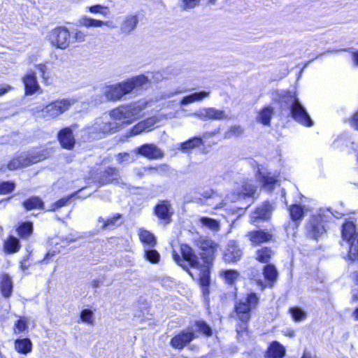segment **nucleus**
Instances as JSON below:
<instances>
[{
	"mask_svg": "<svg viewBox=\"0 0 358 358\" xmlns=\"http://www.w3.org/2000/svg\"><path fill=\"white\" fill-rule=\"evenodd\" d=\"M18 235L22 238H25L29 236L32 234L33 231V225L31 222H24L21 225L18 227L17 229Z\"/></svg>",
	"mask_w": 358,
	"mask_h": 358,
	"instance_id": "c03bdc74",
	"label": "nucleus"
},
{
	"mask_svg": "<svg viewBox=\"0 0 358 358\" xmlns=\"http://www.w3.org/2000/svg\"><path fill=\"white\" fill-rule=\"evenodd\" d=\"M242 250L236 241H229L224 254V259L227 262H236L242 257Z\"/></svg>",
	"mask_w": 358,
	"mask_h": 358,
	"instance_id": "6ab92c4d",
	"label": "nucleus"
},
{
	"mask_svg": "<svg viewBox=\"0 0 358 358\" xmlns=\"http://www.w3.org/2000/svg\"><path fill=\"white\" fill-rule=\"evenodd\" d=\"M15 333H21L27 330L28 328L27 326V321L24 318H20L17 321V322L15 324Z\"/></svg>",
	"mask_w": 358,
	"mask_h": 358,
	"instance_id": "052dcab7",
	"label": "nucleus"
},
{
	"mask_svg": "<svg viewBox=\"0 0 358 358\" xmlns=\"http://www.w3.org/2000/svg\"><path fill=\"white\" fill-rule=\"evenodd\" d=\"M340 51L350 52L353 66L355 67H358V50H355L353 48H347V49L340 50ZM338 52H339V50H328L327 51V52H331V53Z\"/></svg>",
	"mask_w": 358,
	"mask_h": 358,
	"instance_id": "09e8293b",
	"label": "nucleus"
},
{
	"mask_svg": "<svg viewBox=\"0 0 358 358\" xmlns=\"http://www.w3.org/2000/svg\"><path fill=\"white\" fill-rule=\"evenodd\" d=\"M244 132L243 128L240 125H233L225 133L224 137L226 138H231L232 137H239Z\"/></svg>",
	"mask_w": 358,
	"mask_h": 358,
	"instance_id": "49530a36",
	"label": "nucleus"
},
{
	"mask_svg": "<svg viewBox=\"0 0 358 358\" xmlns=\"http://www.w3.org/2000/svg\"><path fill=\"white\" fill-rule=\"evenodd\" d=\"M126 83L130 85L131 92H132L135 88L147 86L149 83V79L144 75H140L127 80Z\"/></svg>",
	"mask_w": 358,
	"mask_h": 358,
	"instance_id": "72a5a7b5",
	"label": "nucleus"
},
{
	"mask_svg": "<svg viewBox=\"0 0 358 358\" xmlns=\"http://www.w3.org/2000/svg\"><path fill=\"white\" fill-rule=\"evenodd\" d=\"M144 257L148 261L155 264L159 262L160 255L155 250H145Z\"/></svg>",
	"mask_w": 358,
	"mask_h": 358,
	"instance_id": "3c124183",
	"label": "nucleus"
},
{
	"mask_svg": "<svg viewBox=\"0 0 358 358\" xmlns=\"http://www.w3.org/2000/svg\"><path fill=\"white\" fill-rule=\"evenodd\" d=\"M145 108L146 103L145 101H138L112 110L110 116L113 120L129 124L142 116L141 113Z\"/></svg>",
	"mask_w": 358,
	"mask_h": 358,
	"instance_id": "7ed1b4c3",
	"label": "nucleus"
},
{
	"mask_svg": "<svg viewBox=\"0 0 358 358\" xmlns=\"http://www.w3.org/2000/svg\"><path fill=\"white\" fill-rule=\"evenodd\" d=\"M45 157L40 152L23 153L16 158H13L7 165L9 170H15L19 168L29 166L44 159Z\"/></svg>",
	"mask_w": 358,
	"mask_h": 358,
	"instance_id": "1a4fd4ad",
	"label": "nucleus"
},
{
	"mask_svg": "<svg viewBox=\"0 0 358 358\" xmlns=\"http://www.w3.org/2000/svg\"><path fill=\"white\" fill-rule=\"evenodd\" d=\"M200 0H183L182 6L183 9H191L199 6Z\"/></svg>",
	"mask_w": 358,
	"mask_h": 358,
	"instance_id": "680f3d73",
	"label": "nucleus"
},
{
	"mask_svg": "<svg viewBox=\"0 0 358 358\" xmlns=\"http://www.w3.org/2000/svg\"><path fill=\"white\" fill-rule=\"evenodd\" d=\"M273 101L281 105V107H287L291 109L294 105L299 101L295 92L284 90H274L271 92Z\"/></svg>",
	"mask_w": 358,
	"mask_h": 358,
	"instance_id": "9b49d317",
	"label": "nucleus"
},
{
	"mask_svg": "<svg viewBox=\"0 0 358 358\" xmlns=\"http://www.w3.org/2000/svg\"><path fill=\"white\" fill-rule=\"evenodd\" d=\"M199 222L202 227L206 228L213 232L220 230V221L208 217H201Z\"/></svg>",
	"mask_w": 358,
	"mask_h": 358,
	"instance_id": "2f4dec72",
	"label": "nucleus"
},
{
	"mask_svg": "<svg viewBox=\"0 0 358 358\" xmlns=\"http://www.w3.org/2000/svg\"><path fill=\"white\" fill-rule=\"evenodd\" d=\"M256 190V187L248 180H244L241 185H237L234 187V192L232 194L230 200L233 202L236 200L244 198L245 196H252Z\"/></svg>",
	"mask_w": 358,
	"mask_h": 358,
	"instance_id": "4468645a",
	"label": "nucleus"
},
{
	"mask_svg": "<svg viewBox=\"0 0 358 358\" xmlns=\"http://www.w3.org/2000/svg\"><path fill=\"white\" fill-rule=\"evenodd\" d=\"M290 110L292 117L296 122L306 127H311L313 125V121L300 101L294 105Z\"/></svg>",
	"mask_w": 358,
	"mask_h": 358,
	"instance_id": "f8f14e48",
	"label": "nucleus"
},
{
	"mask_svg": "<svg viewBox=\"0 0 358 358\" xmlns=\"http://www.w3.org/2000/svg\"><path fill=\"white\" fill-rule=\"evenodd\" d=\"M1 290L4 297H9L13 291V282L10 277L5 274L2 277L1 282Z\"/></svg>",
	"mask_w": 358,
	"mask_h": 358,
	"instance_id": "e433bc0d",
	"label": "nucleus"
},
{
	"mask_svg": "<svg viewBox=\"0 0 358 358\" xmlns=\"http://www.w3.org/2000/svg\"><path fill=\"white\" fill-rule=\"evenodd\" d=\"M14 347L17 352L27 355L32 350V343L29 338L17 339Z\"/></svg>",
	"mask_w": 358,
	"mask_h": 358,
	"instance_id": "7c9ffc66",
	"label": "nucleus"
},
{
	"mask_svg": "<svg viewBox=\"0 0 358 358\" xmlns=\"http://www.w3.org/2000/svg\"><path fill=\"white\" fill-rule=\"evenodd\" d=\"M76 103L75 99H63L57 100L50 104L44 106H38L32 108L35 115L43 117L46 120L54 119L68 110L70 107Z\"/></svg>",
	"mask_w": 358,
	"mask_h": 358,
	"instance_id": "20e7f679",
	"label": "nucleus"
},
{
	"mask_svg": "<svg viewBox=\"0 0 358 358\" xmlns=\"http://www.w3.org/2000/svg\"><path fill=\"white\" fill-rule=\"evenodd\" d=\"M341 245L348 251L346 259L358 260V227L352 220H345L341 227Z\"/></svg>",
	"mask_w": 358,
	"mask_h": 358,
	"instance_id": "f03ea898",
	"label": "nucleus"
},
{
	"mask_svg": "<svg viewBox=\"0 0 358 358\" xmlns=\"http://www.w3.org/2000/svg\"><path fill=\"white\" fill-rule=\"evenodd\" d=\"M273 255L274 252L270 248H262L256 252V259L262 263H268Z\"/></svg>",
	"mask_w": 358,
	"mask_h": 358,
	"instance_id": "58836bf2",
	"label": "nucleus"
},
{
	"mask_svg": "<svg viewBox=\"0 0 358 358\" xmlns=\"http://www.w3.org/2000/svg\"><path fill=\"white\" fill-rule=\"evenodd\" d=\"M247 236L254 245L270 242L273 238L271 232L262 229L251 231Z\"/></svg>",
	"mask_w": 358,
	"mask_h": 358,
	"instance_id": "aec40b11",
	"label": "nucleus"
},
{
	"mask_svg": "<svg viewBox=\"0 0 358 358\" xmlns=\"http://www.w3.org/2000/svg\"><path fill=\"white\" fill-rule=\"evenodd\" d=\"M117 161L120 164H127L134 161L133 157L127 152H120L117 155Z\"/></svg>",
	"mask_w": 358,
	"mask_h": 358,
	"instance_id": "5fc2aeb1",
	"label": "nucleus"
},
{
	"mask_svg": "<svg viewBox=\"0 0 358 358\" xmlns=\"http://www.w3.org/2000/svg\"><path fill=\"white\" fill-rule=\"evenodd\" d=\"M36 69L40 71L41 73V76L44 80H46L47 78L45 77V73L47 72L48 67L46 65L43 64H40L36 66Z\"/></svg>",
	"mask_w": 358,
	"mask_h": 358,
	"instance_id": "e2e57ef3",
	"label": "nucleus"
},
{
	"mask_svg": "<svg viewBox=\"0 0 358 358\" xmlns=\"http://www.w3.org/2000/svg\"><path fill=\"white\" fill-rule=\"evenodd\" d=\"M15 184L13 182H3L0 183V194H6L13 192Z\"/></svg>",
	"mask_w": 358,
	"mask_h": 358,
	"instance_id": "6e6d98bb",
	"label": "nucleus"
},
{
	"mask_svg": "<svg viewBox=\"0 0 358 358\" xmlns=\"http://www.w3.org/2000/svg\"><path fill=\"white\" fill-rule=\"evenodd\" d=\"M289 214L293 221L292 224L296 228L299 224L297 222L302 220L304 215L303 207L298 204L292 206L289 208Z\"/></svg>",
	"mask_w": 358,
	"mask_h": 358,
	"instance_id": "f704fd0d",
	"label": "nucleus"
},
{
	"mask_svg": "<svg viewBox=\"0 0 358 358\" xmlns=\"http://www.w3.org/2000/svg\"><path fill=\"white\" fill-rule=\"evenodd\" d=\"M138 19L136 15H128L123 17L120 29L122 34H129L137 27Z\"/></svg>",
	"mask_w": 358,
	"mask_h": 358,
	"instance_id": "412c9836",
	"label": "nucleus"
},
{
	"mask_svg": "<svg viewBox=\"0 0 358 358\" xmlns=\"http://www.w3.org/2000/svg\"><path fill=\"white\" fill-rule=\"evenodd\" d=\"M259 303V297L255 293H250L246 297L242 298L236 301L235 304V312L238 319L245 326L251 317V311L256 308ZM245 329V327H241V331ZM237 332L240 329L237 328Z\"/></svg>",
	"mask_w": 358,
	"mask_h": 358,
	"instance_id": "39448f33",
	"label": "nucleus"
},
{
	"mask_svg": "<svg viewBox=\"0 0 358 358\" xmlns=\"http://www.w3.org/2000/svg\"><path fill=\"white\" fill-rule=\"evenodd\" d=\"M135 152L150 159H161L163 152L154 144H144L135 150Z\"/></svg>",
	"mask_w": 358,
	"mask_h": 358,
	"instance_id": "dca6fc26",
	"label": "nucleus"
},
{
	"mask_svg": "<svg viewBox=\"0 0 358 358\" xmlns=\"http://www.w3.org/2000/svg\"><path fill=\"white\" fill-rule=\"evenodd\" d=\"M79 23L80 25H82L86 28H91V27H101L103 25L108 26L110 22L108 21H102V20H99L90 18V17H88L84 15L80 18Z\"/></svg>",
	"mask_w": 358,
	"mask_h": 358,
	"instance_id": "473e14b6",
	"label": "nucleus"
},
{
	"mask_svg": "<svg viewBox=\"0 0 358 358\" xmlns=\"http://www.w3.org/2000/svg\"><path fill=\"white\" fill-rule=\"evenodd\" d=\"M203 145V140L199 137H194L184 143L180 144V148L183 152H186L189 149L198 148Z\"/></svg>",
	"mask_w": 358,
	"mask_h": 358,
	"instance_id": "ea45409f",
	"label": "nucleus"
},
{
	"mask_svg": "<svg viewBox=\"0 0 358 358\" xmlns=\"http://www.w3.org/2000/svg\"><path fill=\"white\" fill-rule=\"evenodd\" d=\"M350 125L358 131V112L356 113L350 121Z\"/></svg>",
	"mask_w": 358,
	"mask_h": 358,
	"instance_id": "0e129e2a",
	"label": "nucleus"
},
{
	"mask_svg": "<svg viewBox=\"0 0 358 358\" xmlns=\"http://www.w3.org/2000/svg\"><path fill=\"white\" fill-rule=\"evenodd\" d=\"M138 236L141 241L150 247H153L156 244V238L153 234L145 229H140Z\"/></svg>",
	"mask_w": 358,
	"mask_h": 358,
	"instance_id": "4c0bfd02",
	"label": "nucleus"
},
{
	"mask_svg": "<svg viewBox=\"0 0 358 358\" xmlns=\"http://www.w3.org/2000/svg\"><path fill=\"white\" fill-rule=\"evenodd\" d=\"M194 242L195 245L203 251L201 253V258L203 262L206 264H213L215 253L217 250L218 245L213 240L203 237H199L198 239H196Z\"/></svg>",
	"mask_w": 358,
	"mask_h": 358,
	"instance_id": "6e6552de",
	"label": "nucleus"
},
{
	"mask_svg": "<svg viewBox=\"0 0 358 358\" xmlns=\"http://www.w3.org/2000/svg\"><path fill=\"white\" fill-rule=\"evenodd\" d=\"M208 198H209V200L207 202H203V201L201 199V203L211 206L215 209L224 207L223 201L217 194H210Z\"/></svg>",
	"mask_w": 358,
	"mask_h": 358,
	"instance_id": "79ce46f5",
	"label": "nucleus"
},
{
	"mask_svg": "<svg viewBox=\"0 0 358 358\" xmlns=\"http://www.w3.org/2000/svg\"><path fill=\"white\" fill-rule=\"evenodd\" d=\"M23 83L25 87V93L27 95L33 94L39 88V85L37 82L35 73L34 72L27 74L23 78Z\"/></svg>",
	"mask_w": 358,
	"mask_h": 358,
	"instance_id": "b1692460",
	"label": "nucleus"
},
{
	"mask_svg": "<svg viewBox=\"0 0 358 358\" xmlns=\"http://www.w3.org/2000/svg\"><path fill=\"white\" fill-rule=\"evenodd\" d=\"M93 317V312L90 309H84L80 313V319L85 323L92 324L94 322Z\"/></svg>",
	"mask_w": 358,
	"mask_h": 358,
	"instance_id": "603ef678",
	"label": "nucleus"
},
{
	"mask_svg": "<svg viewBox=\"0 0 358 358\" xmlns=\"http://www.w3.org/2000/svg\"><path fill=\"white\" fill-rule=\"evenodd\" d=\"M263 274L265 280L258 279L256 280L257 284L262 287V289H264L267 286L266 281H267L269 285L272 287L273 283L276 281L278 275L275 266L273 264L266 265L263 269Z\"/></svg>",
	"mask_w": 358,
	"mask_h": 358,
	"instance_id": "f3484780",
	"label": "nucleus"
},
{
	"mask_svg": "<svg viewBox=\"0 0 358 358\" xmlns=\"http://www.w3.org/2000/svg\"><path fill=\"white\" fill-rule=\"evenodd\" d=\"M74 37L76 39V41L82 42L85 40L86 34L82 31H77L75 33Z\"/></svg>",
	"mask_w": 358,
	"mask_h": 358,
	"instance_id": "69168bd1",
	"label": "nucleus"
},
{
	"mask_svg": "<svg viewBox=\"0 0 358 358\" xmlns=\"http://www.w3.org/2000/svg\"><path fill=\"white\" fill-rule=\"evenodd\" d=\"M155 123L156 119L155 117H150L144 121L140 122L131 130V135L136 136L143 131H151Z\"/></svg>",
	"mask_w": 358,
	"mask_h": 358,
	"instance_id": "393cba45",
	"label": "nucleus"
},
{
	"mask_svg": "<svg viewBox=\"0 0 358 358\" xmlns=\"http://www.w3.org/2000/svg\"><path fill=\"white\" fill-rule=\"evenodd\" d=\"M238 275V273L234 270H228L224 272V277L229 284H232Z\"/></svg>",
	"mask_w": 358,
	"mask_h": 358,
	"instance_id": "4d7b16f0",
	"label": "nucleus"
},
{
	"mask_svg": "<svg viewBox=\"0 0 358 358\" xmlns=\"http://www.w3.org/2000/svg\"><path fill=\"white\" fill-rule=\"evenodd\" d=\"M10 89H11V87L9 85L0 86V96L6 93L9 90H10Z\"/></svg>",
	"mask_w": 358,
	"mask_h": 358,
	"instance_id": "774afa93",
	"label": "nucleus"
},
{
	"mask_svg": "<svg viewBox=\"0 0 358 358\" xmlns=\"http://www.w3.org/2000/svg\"><path fill=\"white\" fill-rule=\"evenodd\" d=\"M69 197L62 198V199H59L55 203V208H61V207L65 206L66 204V203L69 201Z\"/></svg>",
	"mask_w": 358,
	"mask_h": 358,
	"instance_id": "338daca9",
	"label": "nucleus"
},
{
	"mask_svg": "<svg viewBox=\"0 0 358 358\" xmlns=\"http://www.w3.org/2000/svg\"><path fill=\"white\" fill-rule=\"evenodd\" d=\"M285 355V349L282 345L277 341L272 342L267 350L269 358H282Z\"/></svg>",
	"mask_w": 358,
	"mask_h": 358,
	"instance_id": "c85d7f7f",
	"label": "nucleus"
},
{
	"mask_svg": "<svg viewBox=\"0 0 358 358\" xmlns=\"http://www.w3.org/2000/svg\"><path fill=\"white\" fill-rule=\"evenodd\" d=\"M189 115L196 117L202 121H208V108H204L200 109L199 111H196L195 113L190 114Z\"/></svg>",
	"mask_w": 358,
	"mask_h": 358,
	"instance_id": "bf43d9fd",
	"label": "nucleus"
},
{
	"mask_svg": "<svg viewBox=\"0 0 358 358\" xmlns=\"http://www.w3.org/2000/svg\"><path fill=\"white\" fill-rule=\"evenodd\" d=\"M120 178L119 171L117 169L108 167L101 173L99 178V182L104 185L118 180Z\"/></svg>",
	"mask_w": 358,
	"mask_h": 358,
	"instance_id": "cd10ccee",
	"label": "nucleus"
},
{
	"mask_svg": "<svg viewBox=\"0 0 358 358\" xmlns=\"http://www.w3.org/2000/svg\"><path fill=\"white\" fill-rule=\"evenodd\" d=\"M195 338L196 334L193 329L188 328L187 330L175 336L171 341V345L174 348L182 349Z\"/></svg>",
	"mask_w": 358,
	"mask_h": 358,
	"instance_id": "2eb2a0df",
	"label": "nucleus"
},
{
	"mask_svg": "<svg viewBox=\"0 0 358 358\" xmlns=\"http://www.w3.org/2000/svg\"><path fill=\"white\" fill-rule=\"evenodd\" d=\"M289 313H291L293 319L296 322L302 321L306 318V313L305 311L298 307L290 308Z\"/></svg>",
	"mask_w": 358,
	"mask_h": 358,
	"instance_id": "de8ad7c7",
	"label": "nucleus"
},
{
	"mask_svg": "<svg viewBox=\"0 0 358 358\" xmlns=\"http://www.w3.org/2000/svg\"><path fill=\"white\" fill-rule=\"evenodd\" d=\"M210 91H201L199 92H194L186 96H184L180 102V106H185L194 102L201 101L204 99L209 97Z\"/></svg>",
	"mask_w": 358,
	"mask_h": 358,
	"instance_id": "a878e982",
	"label": "nucleus"
},
{
	"mask_svg": "<svg viewBox=\"0 0 358 358\" xmlns=\"http://www.w3.org/2000/svg\"><path fill=\"white\" fill-rule=\"evenodd\" d=\"M87 9L92 13H99L103 16H107L110 13L109 9L107 6H104L100 4H96L94 6L87 7Z\"/></svg>",
	"mask_w": 358,
	"mask_h": 358,
	"instance_id": "8fccbe9b",
	"label": "nucleus"
},
{
	"mask_svg": "<svg viewBox=\"0 0 358 358\" xmlns=\"http://www.w3.org/2000/svg\"><path fill=\"white\" fill-rule=\"evenodd\" d=\"M199 330L205 335L210 336L212 334L211 328L203 321H198L196 323Z\"/></svg>",
	"mask_w": 358,
	"mask_h": 358,
	"instance_id": "13d9d810",
	"label": "nucleus"
},
{
	"mask_svg": "<svg viewBox=\"0 0 358 358\" xmlns=\"http://www.w3.org/2000/svg\"><path fill=\"white\" fill-rule=\"evenodd\" d=\"M58 138L62 146L66 149L71 150L75 144V139L71 129L64 128L58 134Z\"/></svg>",
	"mask_w": 358,
	"mask_h": 358,
	"instance_id": "5701e85b",
	"label": "nucleus"
},
{
	"mask_svg": "<svg viewBox=\"0 0 358 358\" xmlns=\"http://www.w3.org/2000/svg\"><path fill=\"white\" fill-rule=\"evenodd\" d=\"M208 120H225L229 119V114L224 110L217 109L214 107H209Z\"/></svg>",
	"mask_w": 358,
	"mask_h": 358,
	"instance_id": "c9c22d12",
	"label": "nucleus"
},
{
	"mask_svg": "<svg viewBox=\"0 0 358 358\" xmlns=\"http://www.w3.org/2000/svg\"><path fill=\"white\" fill-rule=\"evenodd\" d=\"M272 211L271 206L268 203H265L258 207L250 216L251 222L255 223L257 220H266L270 218Z\"/></svg>",
	"mask_w": 358,
	"mask_h": 358,
	"instance_id": "4be33fe9",
	"label": "nucleus"
},
{
	"mask_svg": "<svg viewBox=\"0 0 358 358\" xmlns=\"http://www.w3.org/2000/svg\"><path fill=\"white\" fill-rule=\"evenodd\" d=\"M274 115V109L271 106H266L263 108L259 112L257 117L258 122H260L266 126L270 125V122L272 116Z\"/></svg>",
	"mask_w": 358,
	"mask_h": 358,
	"instance_id": "c756f323",
	"label": "nucleus"
},
{
	"mask_svg": "<svg viewBox=\"0 0 358 358\" xmlns=\"http://www.w3.org/2000/svg\"><path fill=\"white\" fill-rule=\"evenodd\" d=\"M20 247L19 241L13 236H10L4 244L6 251L10 253L17 252L20 249Z\"/></svg>",
	"mask_w": 358,
	"mask_h": 358,
	"instance_id": "37998d69",
	"label": "nucleus"
},
{
	"mask_svg": "<svg viewBox=\"0 0 358 358\" xmlns=\"http://www.w3.org/2000/svg\"><path fill=\"white\" fill-rule=\"evenodd\" d=\"M117 128V123L110 122L107 118L99 117L91 125L87 126L86 129L90 138L99 139L109 134L116 132Z\"/></svg>",
	"mask_w": 358,
	"mask_h": 358,
	"instance_id": "423d86ee",
	"label": "nucleus"
},
{
	"mask_svg": "<svg viewBox=\"0 0 358 358\" xmlns=\"http://www.w3.org/2000/svg\"><path fill=\"white\" fill-rule=\"evenodd\" d=\"M23 206L30 210L36 208H43V202L37 196L31 197L23 202Z\"/></svg>",
	"mask_w": 358,
	"mask_h": 358,
	"instance_id": "a19ab883",
	"label": "nucleus"
},
{
	"mask_svg": "<svg viewBox=\"0 0 358 358\" xmlns=\"http://www.w3.org/2000/svg\"><path fill=\"white\" fill-rule=\"evenodd\" d=\"M155 214L166 224L171 221L173 209L169 201H161L155 208Z\"/></svg>",
	"mask_w": 358,
	"mask_h": 358,
	"instance_id": "ddd939ff",
	"label": "nucleus"
},
{
	"mask_svg": "<svg viewBox=\"0 0 358 358\" xmlns=\"http://www.w3.org/2000/svg\"><path fill=\"white\" fill-rule=\"evenodd\" d=\"M47 38L53 47L65 50L70 45L71 35L66 28L60 27L49 31Z\"/></svg>",
	"mask_w": 358,
	"mask_h": 358,
	"instance_id": "0eeeda50",
	"label": "nucleus"
},
{
	"mask_svg": "<svg viewBox=\"0 0 358 358\" xmlns=\"http://www.w3.org/2000/svg\"><path fill=\"white\" fill-rule=\"evenodd\" d=\"M169 169V167L166 164L160 165L157 167H142L141 169H135L134 171L136 175L139 176H143V174L146 172H151L152 171H166Z\"/></svg>",
	"mask_w": 358,
	"mask_h": 358,
	"instance_id": "a18cd8bd",
	"label": "nucleus"
},
{
	"mask_svg": "<svg viewBox=\"0 0 358 358\" xmlns=\"http://www.w3.org/2000/svg\"><path fill=\"white\" fill-rule=\"evenodd\" d=\"M120 217V215L117 214V215H114L113 217L107 219L106 221H104L103 219L100 217L99 221L103 222V229H107L110 227L118 224L117 222L119 221Z\"/></svg>",
	"mask_w": 358,
	"mask_h": 358,
	"instance_id": "864d4df0",
	"label": "nucleus"
},
{
	"mask_svg": "<svg viewBox=\"0 0 358 358\" xmlns=\"http://www.w3.org/2000/svg\"><path fill=\"white\" fill-rule=\"evenodd\" d=\"M180 252L182 258H181L179 255L173 252V259L184 269H187L189 266L192 268L199 269V283L201 287L202 292L204 295L208 294V287L210 282V269L213 264H206L203 262V264H201L197 255L194 253L192 248L187 245H181Z\"/></svg>",
	"mask_w": 358,
	"mask_h": 358,
	"instance_id": "f257e3e1",
	"label": "nucleus"
},
{
	"mask_svg": "<svg viewBox=\"0 0 358 358\" xmlns=\"http://www.w3.org/2000/svg\"><path fill=\"white\" fill-rule=\"evenodd\" d=\"M257 177L261 180L264 189L271 191L278 184V180L275 176L271 173L264 174L259 169H258Z\"/></svg>",
	"mask_w": 358,
	"mask_h": 358,
	"instance_id": "bb28decb",
	"label": "nucleus"
},
{
	"mask_svg": "<svg viewBox=\"0 0 358 358\" xmlns=\"http://www.w3.org/2000/svg\"><path fill=\"white\" fill-rule=\"evenodd\" d=\"M102 92L107 100L117 101L120 100L124 95L129 94L131 88L130 85H127L126 82H122L104 87Z\"/></svg>",
	"mask_w": 358,
	"mask_h": 358,
	"instance_id": "9d476101",
	"label": "nucleus"
},
{
	"mask_svg": "<svg viewBox=\"0 0 358 358\" xmlns=\"http://www.w3.org/2000/svg\"><path fill=\"white\" fill-rule=\"evenodd\" d=\"M306 230L308 235L310 238L316 240L324 232V228L322 223V218L318 216L312 217L307 224Z\"/></svg>",
	"mask_w": 358,
	"mask_h": 358,
	"instance_id": "a211bd4d",
	"label": "nucleus"
}]
</instances>
